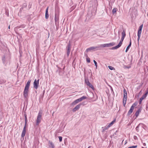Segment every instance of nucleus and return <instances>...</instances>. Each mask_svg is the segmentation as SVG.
I'll return each mask as SVG.
<instances>
[{"instance_id":"1","label":"nucleus","mask_w":148,"mask_h":148,"mask_svg":"<svg viewBox=\"0 0 148 148\" xmlns=\"http://www.w3.org/2000/svg\"><path fill=\"white\" fill-rule=\"evenodd\" d=\"M122 37L119 44L117 46L113 47L112 48V49H116L120 47L122 44L123 42L124 39L126 36L125 31V30H123L122 34Z\"/></svg>"},{"instance_id":"2","label":"nucleus","mask_w":148,"mask_h":148,"mask_svg":"<svg viewBox=\"0 0 148 148\" xmlns=\"http://www.w3.org/2000/svg\"><path fill=\"white\" fill-rule=\"evenodd\" d=\"M42 113V112L41 111H40L39 112L36 120V125H38L41 122Z\"/></svg>"},{"instance_id":"3","label":"nucleus","mask_w":148,"mask_h":148,"mask_svg":"<svg viewBox=\"0 0 148 148\" xmlns=\"http://www.w3.org/2000/svg\"><path fill=\"white\" fill-rule=\"evenodd\" d=\"M115 45V43L114 42H112L109 43L105 44H103L100 45H99V49H100L102 47H109L113 46Z\"/></svg>"},{"instance_id":"4","label":"nucleus","mask_w":148,"mask_h":148,"mask_svg":"<svg viewBox=\"0 0 148 148\" xmlns=\"http://www.w3.org/2000/svg\"><path fill=\"white\" fill-rule=\"evenodd\" d=\"M27 119L26 117H25V126L23 127L22 132L21 136L22 138H24L25 136L26 132V128L27 124Z\"/></svg>"},{"instance_id":"5","label":"nucleus","mask_w":148,"mask_h":148,"mask_svg":"<svg viewBox=\"0 0 148 148\" xmlns=\"http://www.w3.org/2000/svg\"><path fill=\"white\" fill-rule=\"evenodd\" d=\"M137 105V103H134L131 107V108L130 110L128 112L127 114L128 115H130L133 112V110L134 109V107H135L136 105Z\"/></svg>"},{"instance_id":"6","label":"nucleus","mask_w":148,"mask_h":148,"mask_svg":"<svg viewBox=\"0 0 148 148\" xmlns=\"http://www.w3.org/2000/svg\"><path fill=\"white\" fill-rule=\"evenodd\" d=\"M94 49H95L96 50L100 49H99V45L98 46L95 47H92L90 48H89L86 49V51L87 52H88L90 51L93 50Z\"/></svg>"},{"instance_id":"7","label":"nucleus","mask_w":148,"mask_h":148,"mask_svg":"<svg viewBox=\"0 0 148 148\" xmlns=\"http://www.w3.org/2000/svg\"><path fill=\"white\" fill-rule=\"evenodd\" d=\"M39 80V79H38L37 80L36 79L34 82V87L35 89H37L38 87Z\"/></svg>"},{"instance_id":"8","label":"nucleus","mask_w":148,"mask_h":148,"mask_svg":"<svg viewBox=\"0 0 148 148\" xmlns=\"http://www.w3.org/2000/svg\"><path fill=\"white\" fill-rule=\"evenodd\" d=\"M28 88H25L23 92V95L25 98L27 97L28 95Z\"/></svg>"},{"instance_id":"9","label":"nucleus","mask_w":148,"mask_h":148,"mask_svg":"<svg viewBox=\"0 0 148 148\" xmlns=\"http://www.w3.org/2000/svg\"><path fill=\"white\" fill-rule=\"evenodd\" d=\"M81 105V104H79L76 106L75 108H74L73 109V112H75L77 110H78L79 108H80V107Z\"/></svg>"},{"instance_id":"10","label":"nucleus","mask_w":148,"mask_h":148,"mask_svg":"<svg viewBox=\"0 0 148 148\" xmlns=\"http://www.w3.org/2000/svg\"><path fill=\"white\" fill-rule=\"evenodd\" d=\"M123 99L125 101V99H127V92L126 90L125 89H124L123 90Z\"/></svg>"},{"instance_id":"11","label":"nucleus","mask_w":148,"mask_h":148,"mask_svg":"<svg viewBox=\"0 0 148 148\" xmlns=\"http://www.w3.org/2000/svg\"><path fill=\"white\" fill-rule=\"evenodd\" d=\"M67 55L68 56L70 54L71 50L70 45L69 44L67 47Z\"/></svg>"},{"instance_id":"12","label":"nucleus","mask_w":148,"mask_h":148,"mask_svg":"<svg viewBox=\"0 0 148 148\" xmlns=\"http://www.w3.org/2000/svg\"><path fill=\"white\" fill-rule=\"evenodd\" d=\"M59 18V16L58 13H56L55 14V21L56 22L58 21Z\"/></svg>"},{"instance_id":"13","label":"nucleus","mask_w":148,"mask_h":148,"mask_svg":"<svg viewBox=\"0 0 148 148\" xmlns=\"http://www.w3.org/2000/svg\"><path fill=\"white\" fill-rule=\"evenodd\" d=\"M48 145L49 148H54V145L52 142L49 141Z\"/></svg>"},{"instance_id":"14","label":"nucleus","mask_w":148,"mask_h":148,"mask_svg":"<svg viewBox=\"0 0 148 148\" xmlns=\"http://www.w3.org/2000/svg\"><path fill=\"white\" fill-rule=\"evenodd\" d=\"M147 96L145 94L143 95L142 97L140 98L139 100V104H141L142 103V100L144 99Z\"/></svg>"},{"instance_id":"15","label":"nucleus","mask_w":148,"mask_h":148,"mask_svg":"<svg viewBox=\"0 0 148 148\" xmlns=\"http://www.w3.org/2000/svg\"><path fill=\"white\" fill-rule=\"evenodd\" d=\"M141 31H140L139 30H138V35H137L138 36L137 40H138V41H139V40L140 39V38L141 34Z\"/></svg>"},{"instance_id":"16","label":"nucleus","mask_w":148,"mask_h":148,"mask_svg":"<svg viewBox=\"0 0 148 148\" xmlns=\"http://www.w3.org/2000/svg\"><path fill=\"white\" fill-rule=\"evenodd\" d=\"M109 128V127L108 126V125H107L104 127H102V128H103L102 131V132H104L106 130H108Z\"/></svg>"},{"instance_id":"17","label":"nucleus","mask_w":148,"mask_h":148,"mask_svg":"<svg viewBox=\"0 0 148 148\" xmlns=\"http://www.w3.org/2000/svg\"><path fill=\"white\" fill-rule=\"evenodd\" d=\"M131 40H130L129 45L127 47V48L125 50L126 52H127L129 50V49L130 47L131 46Z\"/></svg>"},{"instance_id":"18","label":"nucleus","mask_w":148,"mask_h":148,"mask_svg":"<svg viewBox=\"0 0 148 148\" xmlns=\"http://www.w3.org/2000/svg\"><path fill=\"white\" fill-rule=\"evenodd\" d=\"M115 120H114L112 121L110 123H109L108 125V126L109 127H111L112 125H113L114 123L115 122Z\"/></svg>"},{"instance_id":"19","label":"nucleus","mask_w":148,"mask_h":148,"mask_svg":"<svg viewBox=\"0 0 148 148\" xmlns=\"http://www.w3.org/2000/svg\"><path fill=\"white\" fill-rule=\"evenodd\" d=\"M78 101L77 99L75 100L71 104L72 105H74L76 104L77 103H78Z\"/></svg>"},{"instance_id":"20","label":"nucleus","mask_w":148,"mask_h":148,"mask_svg":"<svg viewBox=\"0 0 148 148\" xmlns=\"http://www.w3.org/2000/svg\"><path fill=\"white\" fill-rule=\"evenodd\" d=\"M87 97L86 96H83L82 97H80L79 98L80 100L81 101L83 100V99H86Z\"/></svg>"},{"instance_id":"21","label":"nucleus","mask_w":148,"mask_h":148,"mask_svg":"<svg viewBox=\"0 0 148 148\" xmlns=\"http://www.w3.org/2000/svg\"><path fill=\"white\" fill-rule=\"evenodd\" d=\"M85 82L87 86H88L90 83L88 79H85Z\"/></svg>"},{"instance_id":"22","label":"nucleus","mask_w":148,"mask_h":148,"mask_svg":"<svg viewBox=\"0 0 148 148\" xmlns=\"http://www.w3.org/2000/svg\"><path fill=\"white\" fill-rule=\"evenodd\" d=\"M89 86L93 90H94V88L93 87V85L91 84L90 83L88 86Z\"/></svg>"},{"instance_id":"23","label":"nucleus","mask_w":148,"mask_h":148,"mask_svg":"<svg viewBox=\"0 0 148 148\" xmlns=\"http://www.w3.org/2000/svg\"><path fill=\"white\" fill-rule=\"evenodd\" d=\"M139 114V110L137 111L135 114V116L136 117H137L138 116V114Z\"/></svg>"},{"instance_id":"24","label":"nucleus","mask_w":148,"mask_h":148,"mask_svg":"<svg viewBox=\"0 0 148 148\" xmlns=\"http://www.w3.org/2000/svg\"><path fill=\"white\" fill-rule=\"evenodd\" d=\"M123 68H124L125 69H130L131 68V66H127L125 65H124V66H123Z\"/></svg>"},{"instance_id":"25","label":"nucleus","mask_w":148,"mask_h":148,"mask_svg":"<svg viewBox=\"0 0 148 148\" xmlns=\"http://www.w3.org/2000/svg\"><path fill=\"white\" fill-rule=\"evenodd\" d=\"M108 67L111 70L114 69V68L113 67L111 66H108Z\"/></svg>"},{"instance_id":"26","label":"nucleus","mask_w":148,"mask_h":148,"mask_svg":"<svg viewBox=\"0 0 148 148\" xmlns=\"http://www.w3.org/2000/svg\"><path fill=\"white\" fill-rule=\"evenodd\" d=\"M30 85L29 84H26L25 86V88H28L29 89V87L30 86Z\"/></svg>"},{"instance_id":"27","label":"nucleus","mask_w":148,"mask_h":148,"mask_svg":"<svg viewBox=\"0 0 148 148\" xmlns=\"http://www.w3.org/2000/svg\"><path fill=\"white\" fill-rule=\"evenodd\" d=\"M137 145L132 146L129 147L128 148H136L137 147Z\"/></svg>"},{"instance_id":"28","label":"nucleus","mask_w":148,"mask_h":148,"mask_svg":"<svg viewBox=\"0 0 148 148\" xmlns=\"http://www.w3.org/2000/svg\"><path fill=\"white\" fill-rule=\"evenodd\" d=\"M93 62L95 64V65L96 66V68L97 69V62L94 60H93Z\"/></svg>"},{"instance_id":"29","label":"nucleus","mask_w":148,"mask_h":148,"mask_svg":"<svg viewBox=\"0 0 148 148\" xmlns=\"http://www.w3.org/2000/svg\"><path fill=\"white\" fill-rule=\"evenodd\" d=\"M2 60L3 63H5V56H3L2 57Z\"/></svg>"},{"instance_id":"30","label":"nucleus","mask_w":148,"mask_h":148,"mask_svg":"<svg viewBox=\"0 0 148 148\" xmlns=\"http://www.w3.org/2000/svg\"><path fill=\"white\" fill-rule=\"evenodd\" d=\"M116 8H114L112 11V13L113 14H114L116 12Z\"/></svg>"},{"instance_id":"31","label":"nucleus","mask_w":148,"mask_h":148,"mask_svg":"<svg viewBox=\"0 0 148 148\" xmlns=\"http://www.w3.org/2000/svg\"><path fill=\"white\" fill-rule=\"evenodd\" d=\"M86 60L88 63H90V60L89 58L87 57L86 58Z\"/></svg>"},{"instance_id":"32","label":"nucleus","mask_w":148,"mask_h":148,"mask_svg":"<svg viewBox=\"0 0 148 148\" xmlns=\"http://www.w3.org/2000/svg\"><path fill=\"white\" fill-rule=\"evenodd\" d=\"M143 27V25H141L139 27V29L138 30L142 31V29Z\"/></svg>"},{"instance_id":"33","label":"nucleus","mask_w":148,"mask_h":148,"mask_svg":"<svg viewBox=\"0 0 148 148\" xmlns=\"http://www.w3.org/2000/svg\"><path fill=\"white\" fill-rule=\"evenodd\" d=\"M49 15L48 13L45 14V18L46 19H48V18L49 17Z\"/></svg>"},{"instance_id":"34","label":"nucleus","mask_w":148,"mask_h":148,"mask_svg":"<svg viewBox=\"0 0 148 148\" xmlns=\"http://www.w3.org/2000/svg\"><path fill=\"white\" fill-rule=\"evenodd\" d=\"M126 101H127V99H125V100L123 99V103L124 106L126 103Z\"/></svg>"},{"instance_id":"35","label":"nucleus","mask_w":148,"mask_h":148,"mask_svg":"<svg viewBox=\"0 0 148 148\" xmlns=\"http://www.w3.org/2000/svg\"><path fill=\"white\" fill-rule=\"evenodd\" d=\"M59 141L60 142H61L62 140V137L61 136H59L58 137Z\"/></svg>"},{"instance_id":"36","label":"nucleus","mask_w":148,"mask_h":148,"mask_svg":"<svg viewBox=\"0 0 148 148\" xmlns=\"http://www.w3.org/2000/svg\"><path fill=\"white\" fill-rule=\"evenodd\" d=\"M31 82V80L29 79L28 80V81H27V83L28 84H29V85H30V83Z\"/></svg>"},{"instance_id":"37","label":"nucleus","mask_w":148,"mask_h":148,"mask_svg":"<svg viewBox=\"0 0 148 148\" xmlns=\"http://www.w3.org/2000/svg\"><path fill=\"white\" fill-rule=\"evenodd\" d=\"M148 94V88L147 89V90L145 93V94L146 96H147V94Z\"/></svg>"},{"instance_id":"38","label":"nucleus","mask_w":148,"mask_h":148,"mask_svg":"<svg viewBox=\"0 0 148 148\" xmlns=\"http://www.w3.org/2000/svg\"><path fill=\"white\" fill-rule=\"evenodd\" d=\"M48 7H47V8L46 9V12H45V14H47L48 13Z\"/></svg>"},{"instance_id":"39","label":"nucleus","mask_w":148,"mask_h":148,"mask_svg":"<svg viewBox=\"0 0 148 148\" xmlns=\"http://www.w3.org/2000/svg\"><path fill=\"white\" fill-rule=\"evenodd\" d=\"M77 100L78 101V102H79L81 101H80V100L79 98V99H77Z\"/></svg>"},{"instance_id":"40","label":"nucleus","mask_w":148,"mask_h":148,"mask_svg":"<svg viewBox=\"0 0 148 148\" xmlns=\"http://www.w3.org/2000/svg\"><path fill=\"white\" fill-rule=\"evenodd\" d=\"M27 5L25 4H24L23 5V6L24 7H26V6Z\"/></svg>"},{"instance_id":"41","label":"nucleus","mask_w":148,"mask_h":148,"mask_svg":"<svg viewBox=\"0 0 148 148\" xmlns=\"http://www.w3.org/2000/svg\"><path fill=\"white\" fill-rule=\"evenodd\" d=\"M23 9V7H22L20 9V10H22V9Z\"/></svg>"},{"instance_id":"42","label":"nucleus","mask_w":148,"mask_h":148,"mask_svg":"<svg viewBox=\"0 0 148 148\" xmlns=\"http://www.w3.org/2000/svg\"><path fill=\"white\" fill-rule=\"evenodd\" d=\"M10 25L8 27V29H10Z\"/></svg>"},{"instance_id":"43","label":"nucleus","mask_w":148,"mask_h":148,"mask_svg":"<svg viewBox=\"0 0 148 148\" xmlns=\"http://www.w3.org/2000/svg\"><path fill=\"white\" fill-rule=\"evenodd\" d=\"M88 148H91V146H89Z\"/></svg>"},{"instance_id":"44","label":"nucleus","mask_w":148,"mask_h":148,"mask_svg":"<svg viewBox=\"0 0 148 148\" xmlns=\"http://www.w3.org/2000/svg\"><path fill=\"white\" fill-rule=\"evenodd\" d=\"M118 33H119V32H118Z\"/></svg>"},{"instance_id":"45","label":"nucleus","mask_w":148,"mask_h":148,"mask_svg":"<svg viewBox=\"0 0 148 148\" xmlns=\"http://www.w3.org/2000/svg\"><path fill=\"white\" fill-rule=\"evenodd\" d=\"M142 148H145L144 147H142Z\"/></svg>"}]
</instances>
